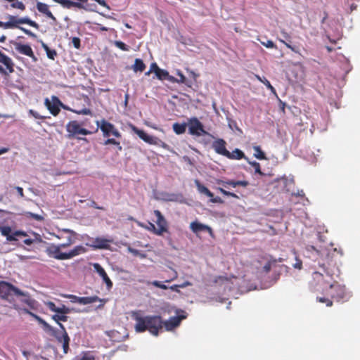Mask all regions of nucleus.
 Instances as JSON below:
<instances>
[{"label":"nucleus","instance_id":"f257e3e1","mask_svg":"<svg viewBox=\"0 0 360 360\" xmlns=\"http://www.w3.org/2000/svg\"><path fill=\"white\" fill-rule=\"evenodd\" d=\"M63 232L68 233V236L66 237L67 241L58 245L51 244L47 247L46 252L49 257L58 260H67L86 252V248L82 245L74 247L68 252H63V250L74 244L76 239V233L75 231L70 229H63Z\"/></svg>","mask_w":360,"mask_h":360},{"label":"nucleus","instance_id":"e433bc0d","mask_svg":"<svg viewBox=\"0 0 360 360\" xmlns=\"http://www.w3.org/2000/svg\"><path fill=\"white\" fill-rule=\"evenodd\" d=\"M145 229L152 232L153 233L160 236L161 235L158 232V229L155 227L154 224L151 222H148V224H146V226L145 227Z\"/></svg>","mask_w":360,"mask_h":360},{"label":"nucleus","instance_id":"0eeeda50","mask_svg":"<svg viewBox=\"0 0 360 360\" xmlns=\"http://www.w3.org/2000/svg\"><path fill=\"white\" fill-rule=\"evenodd\" d=\"M13 293L15 295H25V292L13 284L0 281V297L11 302L9 297Z\"/></svg>","mask_w":360,"mask_h":360},{"label":"nucleus","instance_id":"4c0bfd02","mask_svg":"<svg viewBox=\"0 0 360 360\" xmlns=\"http://www.w3.org/2000/svg\"><path fill=\"white\" fill-rule=\"evenodd\" d=\"M104 145H105V146L116 145L117 148L122 149V146H120V141H117V140H115L114 139H108L107 140L105 141Z\"/></svg>","mask_w":360,"mask_h":360},{"label":"nucleus","instance_id":"4be33fe9","mask_svg":"<svg viewBox=\"0 0 360 360\" xmlns=\"http://www.w3.org/2000/svg\"><path fill=\"white\" fill-rule=\"evenodd\" d=\"M110 243L112 240L98 237L94 240L92 246L96 249H108Z\"/></svg>","mask_w":360,"mask_h":360},{"label":"nucleus","instance_id":"338daca9","mask_svg":"<svg viewBox=\"0 0 360 360\" xmlns=\"http://www.w3.org/2000/svg\"><path fill=\"white\" fill-rule=\"evenodd\" d=\"M11 25L8 23L7 22H2L0 21V27H2L4 29H9V27Z\"/></svg>","mask_w":360,"mask_h":360},{"label":"nucleus","instance_id":"58836bf2","mask_svg":"<svg viewBox=\"0 0 360 360\" xmlns=\"http://www.w3.org/2000/svg\"><path fill=\"white\" fill-rule=\"evenodd\" d=\"M217 190L221 193H222L224 195H226V196H228V197H232V198H236V199L239 198V196L238 195H236V193L230 192V191H228L224 189L223 188L219 187V188H217Z\"/></svg>","mask_w":360,"mask_h":360},{"label":"nucleus","instance_id":"4468645a","mask_svg":"<svg viewBox=\"0 0 360 360\" xmlns=\"http://www.w3.org/2000/svg\"><path fill=\"white\" fill-rule=\"evenodd\" d=\"M153 213L157 218L155 222L158 226V229L160 234L162 236L165 233H169L168 222L161 212L158 210H154Z\"/></svg>","mask_w":360,"mask_h":360},{"label":"nucleus","instance_id":"5701e85b","mask_svg":"<svg viewBox=\"0 0 360 360\" xmlns=\"http://www.w3.org/2000/svg\"><path fill=\"white\" fill-rule=\"evenodd\" d=\"M37 8L39 11V12L44 14L47 18L56 20L55 16L53 15V13L50 11L49 8V6L44 3L42 2H37Z\"/></svg>","mask_w":360,"mask_h":360},{"label":"nucleus","instance_id":"c85d7f7f","mask_svg":"<svg viewBox=\"0 0 360 360\" xmlns=\"http://www.w3.org/2000/svg\"><path fill=\"white\" fill-rule=\"evenodd\" d=\"M132 69L135 72H143L146 69V65L141 59L136 58L132 65Z\"/></svg>","mask_w":360,"mask_h":360},{"label":"nucleus","instance_id":"dca6fc26","mask_svg":"<svg viewBox=\"0 0 360 360\" xmlns=\"http://www.w3.org/2000/svg\"><path fill=\"white\" fill-rule=\"evenodd\" d=\"M14 46L15 50L18 53L31 58L32 60L34 63L37 61L38 59L34 55V51L30 45L15 42Z\"/></svg>","mask_w":360,"mask_h":360},{"label":"nucleus","instance_id":"7ed1b4c3","mask_svg":"<svg viewBox=\"0 0 360 360\" xmlns=\"http://www.w3.org/2000/svg\"><path fill=\"white\" fill-rule=\"evenodd\" d=\"M326 294L337 302H347L352 297L351 293L346 290L345 286L339 284L336 281L330 283L328 288H326Z\"/></svg>","mask_w":360,"mask_h":360},{"label":"nucleus","instance_id":"f3484780","mask_svg":"<svg viewBox=\"0 0 360 360\" xmlns=\"http://www.w3.org/2000/svg\"><path fill=\"white\" fill-rule=\"evenodd\" d=\"M213 147L215 151L221 155L227 158H235L233 154H231L226 148V142L223 139H218L213 143Z\"/></svg>","mask_w":360,"mask_h":360},{"label":"nucleus","instance_id":"473e14b6","mask_svg":"<svg viewBox=\"0 0 360 360\" xmlns=\"http://www.w3.org/2000/svg\"><path fill=\"white\" fill-rule=\"evenodd\" d=\"M72 7L77 8L79 9H85L84 5H83L79 1H74L68 0L66 8L70 9Z\"/></svg>","mask_w":360,"mask_h":360},{"label":"nucleus","instance_id":"a211bd4d","mask_svg":"<svg viewBox=\"0 0 360 360\" xmlns=\"http://www.w3.org/2000/svg\"><path fill=\"white\" fill-rule=\"evenodd\" d=\"M190 229L194 233L196 234L201 231H207L210 233V236L213 235V231L210 226L201 224L198 221H192L190 224Z\"/></svg>","mask_w":360,"mask_h":360},{"label":"nucleus","instance_id":"e2e57ef3","mask_svg":"<svg viewBox=\"0 0 360 360\" xmlns=\"http://www.w3.org/2000/svg\"><path fill=\"white\" fill-rule=\"evenodd\" d=\"M109 149L113 151L115 153V155H119V151L122 150V149L117 148L116 145L110 146V148H109Z\"/></svg>","mask_w":360,"mask_h":360},{"label":"nucleus","instance_id":"2eb2a0df","mask_svg":"<svg viewBox=\"0 0 360 360\" xmlns=\"http://www.w3.org/2000/svg\"><path fill=\"white\" fill-rule=\"evenodd\" d=\"M51 98L52 103L49 101V98H46L44 104L47 109L49 110V112L53 116H57L60 111V106L63 105V103H61L60 99L56 96H53Z\"/></svg>","mask_w":360,"mask_h":360},{"label":"nucleus","instance_id":"4d7b16f0","mask_svg":"<svg viewBox=\"0 0 360 360\" xmlns=\"http://www.w3.org/2000/svg\"><path fill=\"white\" fill-rule=\"evenodd\" d=\"M172 269L173 271V274H172V277L169 279L165 281V282H167V283L171 282V281L176 279L177 277H178L177 271L176 270L173 269Z\"/></svg>","mask_w":360,"mask_h":360},{"label":"nucleus","instance_id":"a18cd8bd","mask_svg":"<svg viewBox=\"0 0 360 360\" xmlns=\"http://www.w3.org/2000/svg\"><path fill=\"white\" fill-rule=\"evenodd\" d=\"M115 44L117 48L120 49L122 51H129V46L121 41H116L115 42Z\"/></svg>","mask_w":360,"mask_h":360},{"label":"nucleus","instance_id":"3c124183","mask_svg":"<svg viewBox=\"0 0 360 360\" xmlns=\"http://www.w3.org/2000/svg\"><path fill=\"white\" fill-rule=\"evenodd\" d=\"M262 44L266 48L276 49V45L271 40H268L266 42H262Z\"/></svg>","mask_w":360,"mask_h":360},{"label":"nucleus","instance_id":"13d9d810","mask_svg":"<svg viewBox=\"0 0 360 360\" xmlns=\"http://www.w3.org/2000/svg\"><path fill=\"white\" fill-rule=\"evenodd\" d=\"M210 202H212L213 203H220V204L224 202L223 200L220 197L214 198V196L212 198H211Z\"/></svg>","mask_w":360,"mask_h":360},{"label":"nucleus","instance_id":"b1692460","mask_svg":"<svg viewBox=\"0 0 360 360\" xmlns=\"http://www.w3.org/2000/svg\"><path fill=\"white\" fill-rule=\"evenodd\" d=\"M313 279L317 283L318 285H320L322 287L323 290H326L324 288L325 285H329L330 283H331L329 281L324 278V276L322 273L319 271H315L313 273Z\"/></svg>","mask_w":360,"mask_h":360},{"label":"nucleus","instance_id":"c03bdc74","mask_svg":"<svg viewBox=\"0 0 360 360\" xmlns=\"http://www.w3.org/2000/svg\"><path fill=\"white\" fill-rule=\"evenodd\" d=\"M317 301L321 303H326L327 307H331L333 305V301L328 298L324 297H317Z\"/></svg>","mask_w":360,"mask_h":360},{"label":"nucleus","instance_id":"423d86ee","mask_svg":"<svg viewBox=\"0 0 360 360\" xmlns=\"http://www.w3.org/2000/svg\"><path fill=\"white\" fill-rule=\"evenodd\" d=\"M63 296L65 298L70 299L72 303H79L83 305L100 302L101 304L98 305V308H102L106 302V300L101 299L96 295L91 297H78L75 295H63Z\"/></svg>","mask_w":360,"mask_h":360},{"label":"nucleus","instance_id":"f704fd0d","mask_svg":"<svg viewBox=\"0 0 360 360\" xmlns=\"http://www.w3.org/2000/svg\"><path fill=\"white\" fill-rule=\"evenodd\" d=\"M155 75L159 79L163 80L167 79L169 72L165 70L159 68L155 72Z\"/></svg>","mask_w":360,"mask_h":360},{"label":"nucleus","instance_id":"6e6d98bb","mask_svg":"<svg viewBox=\"0 0 360 360\" xmlns=\"http://www.w3.org/2000/svg\"><path fill=\"white\" fill-rule=\"evenodd\" d=\"M236 186H240L243 187H246L249 185V182L248 181H236Z\"/></svg>","mask_w":360,"mask_h":360},{"label":"nucleus","instance_id":"de8ad7c7","mask_svg":"<svg viewBox=\"0 0 360 360\" xmlns=\"http://www.w3.org/2000/svg\"><path fill=\"white\" fill-rule=\"evenodd\" d=\"M279 41H280L281 43L284 44H285V46L287 48H288L289 49H290L292 51H293V52H295V53H299V50H298L295 46H292L290 43L286 42V41H284V40H283V39H279Z\"/></svg>","mask_w":360,"mask_h":360},{"label":"nucleus","instance_id":"c9c22d12","mask_svg":"<svg viewBox=\"0 0 360 360\" xmlns=\"http://www.w3.org/2000/svg\"><path fill=\"white\" fill-rule=\"evenodd\" d=\"M253 150V156L255 158H266L264 153L262 150L261 148L259 146H254Z\"/></svg>","mask_w":360,"mask_h":360},{"label":"nucleus","instance_id":"ea45409f","mask_svg":"<svg viewBox=\"0 0 360 360\" xmlns=\"http://www.w3.org/2000/svg\"><path fill=\"white\" fill-rule=\"evenodd\" d=\"M72 112H73L74 113H76L77 115H91L92 113H91V110L89 108H82V109H80V110H70Z\"/></svg>","mask_w":360,"mask_h":360},{"label":"nucleus","instance_id":"412c9836","mask_svg":"<svg viewBox=\"0 0 360 360\" xmlns=\"http://www.w3.org/2000/svg\"><path fill=\"white\" fill-rule=\"evenodd\" d=\"M0 63L5 65L10 73L14 72V63L12 59L0 51Z\"/></svg>","mask_w":360,"mask_h":360},{"label":"nucleus","instance_id":"1a4fd4ad","mask_svg":"<svg viewBox=\"0 0 360 360\" xmlns=\"http://www.w3.org/2000/svg\"><path fill=\"white\" fill-rule=\"evenodd\" d=\"M0 233L3 236H5L6 238V240L8 242L17 241V236H27V232L21 230L15 231L14 232L12 233V229L8 226L0 225Z\"/></svg>","mask_w":360,"mask_h":360},{"label":"nucleus","instance_id":"cd10ccee","mask_svg":"<svg viewBox=\"0 0 360 360\" xmlns=\"http://www.w3.org/2000/svg\"><path fill=\"white\" fill-rule=\"evenodd\" d=\"M40 43L41 47L46 51V56L49 59L54 60L57 56V52L55 49H51L46 44H45L42 40H40Z\"/></svg>","mask_w":360,"mask_h":360},{"label":"nucleus","instance_id":"9b49d317","mask_svg":"<svg viewBox=\"0 0 360 360\" xmlns=\"http://www.w3.org/2000/svg\"><path fill=\"white\" fill-rule=\"evenodd\" d=\"M66 130L70 136H75L77 134L88 135L91 131L82 128L76 120L69 122L66 125Z\"/></svg>","mask_w":360,"mask_h":360},{"label":"nucleus","instance_id":"ddd939ff","mask_svg":"<svg viewBox=\"0 0 360 360\" xmlns=\"http://www.w3.org/2000/svg\"><path fill=\"white\" fill-rule=\"evenodd\" d=\"M100 129L103 133L105 137H109L111 135L117 138L121 137L120 132L110 122L103 120L101 122Z\"/></svg>","mask_w":360,"mask_h":360},{"label":"nucleus","instance_id":"0e129e2a","mask_svg":"<svg viewBox=\"0 0 360 360\" xmlns=\"http://www.w3.org/2000/svg\"><path fill=\"white\" fill-rule=\"evenodd\" d=\"M264 271L266 273L269 272L271 269V264L270 262H267L263 267Z\"/></svg>","mask_w":360,"mask_h":360},{"label":"nucleus","instance_id":"f8f14e48","mask_svg":"<svg viewBox=\"0 0 360 360\" xmlns=\"http://www.w3.org/2000/svg\"><path fill=\"white\" fill-rule=\"evenodd\" d=\"M181 312L182 314H178V316L170 317L167 321H163L162 328L165 327L166 330L170 331L178 327L181 321L186 318V312L182 310H181Z\"/></svg>","mask_w":360,"mask_h":360},{"label":"nucleus","instance_id":"79ce46f5","mask_svg":"<svg viewBox=\"0 0 360 360\" xmlns=\"http://www.w3.org/2000/svg\"><path fill=\"white\" fill-rule=\"evenodd\" d=\"M11 6L12 8H18V9L21 10V11H25V4L22 2L17 1V0L13 1L11 4Z\"/></svg>","mask_w":360,"mask_h":360},{"label":"nucleus","instance_id":"680f3d73","mask_svg":"<svg viewBox=\"0 0 360 360\" xmlns=\"http://www.w3.org/2000/svg\"><path fill=\"white\" fill-rule=\"evenodd\" d=\"M293 266L295 269H301L302 267V262L300 259H297V262L293 264Z\"/></svg>","mask_w":360,"mask_h":360},{"label":"nucleus","instance_id":"f03ea898","mask_svg":"<svg viewBox=\"0 0 360 360\" xmlns=\"http://www.w3.org/2000/svg\"><path fill=\"white\" fill-rule=\"evenodd\" d=\"M133 317L136 321L134 328L137 333L148 330L152 335L158 336L162 329L163 320L160 316H141L139 313L136 312L134 314Z\"/></svg>","mask_w":360,"mask_h":360},{"label":"nucleus","instance_id":"bb28decb","mask_svg":"<svg viewBox=\"0 0 360 360\" xmlns=\"http://www.w3.org/2000/svg\"><path fill=\"white\" fill-rule=\"evenodd\" d=\"M195 184L197 187L198 191L205 195H207L209 198L213 197V193L204 185H202L199 180L195 179L194 181Z\"/></svg>","mask_w":360,"mask_h":360},{"label":"nucleus","instance_id":"a19ab883","mask_svg":"<svg viewBox=\"0 0 360 360\" xmlns=\"http://www.w3.org/2000/svg\"><path fill=\"white\" fill-rule=\"evenodd\" d=\"M218 184H221L225 188H229L231 186L233 188L236 187V184L235 180H228V181H220Z\"/></svg>","mask_w":360,"mask_h":360},{"label":"nucleus","instance_id":"6e6552de","mask_svg":"<svg viewBox=\"0 0 360 360\" xmlns=\"http://www.w3.org/2000/svg\"><path fill=\"white\" fill-rule=\"evenodd\" d=\"M319 264L326 274V276L330 278V280L333 279L332 276L334 274V269L338 268V262L334 259V253H327L323 262H319Z\"/></svg>","mask_w":360,"mask_h":360},{"label":"nucleus","instance_id":"37998d69","mask_svg":"<svg viewBox=\"0 0 360 360\" xmlns=\"http://www.w3.org/2000/svg\"><path fill=\"white\" fill-rule=\"evenodd\" d=\"M26 217H29V218H31V219H34L37 221H42L44 220V217L41 216V215H39L38 214H34V213H32V212H26L25 214Z\"/></svg>","mask_w":360,"mask_h":360},{"label":"nucleus","instance_id":"603ef678","mask_svg":"<svg viewBox=\"0 0 360 360\" xmlns=\"http://www.w3.org/2000/svg\"><path fill=\"white\" fill-rule=\"evenodd\" d=\"M229 279L228 277L224 276H218L214 278V282L215 283H217L218 282H224V281H229Z\"/></svg>","mask_w":360,"mask_h":360},{"label":"nucleus","instance_id":"49530a36","mask_svg":"<svg viewBox=\"0 0 360 360\" xmlns=\"http://www.w3.org/2000/svg\"><path fill=\"white\" fill-rule=\"evenodd\" d=\"M250 163L252 165L253 168L255 169V172L256 173H258L261 175H265L266 174L262 172L260 169V165L259 163L256 162H250Z\"/></svg>","mask_w":360,"mask_h":360},{"label":"nucleus","instance_id":"774afa93","mask_svg":"<svg viewBox=\"0 0 360 360\" xmlns=\"http://www.w3.org/2000/svg\"><path fill=\"white\" fill-rule=\"evenodd\" d=\"M80 360H94V358L92 356L84 355L80 359Z\"/></svg>","mask_w":360,"mask_h":360},{"label":"nucleus","instance_id":"a878e982","mask_svg":"<svg viewBox=\"0 0 360 360\" xmlns=\"http://www.w3.org/2000/svg\"><path fill=\"white\" fill-rule=\"evenodd\" d=\"M134 131L139 136L140 139L143 140L145 142L152 143L154 141V137L148 134L146 131L142 129H134Z\"/></svg>","mask_w":360,"mask_h":360},{"label":"nucleus","instance_id":"20e7f679","mask_svg":"<svg viewBox=\"0 0 360 360\" xmlns=\"http://www.w3.org/2000/svg\"><path fill=\"white\" fill-rule=\"evenodd\" d=\"M7 18L9 20L7 22L11 25L9 29L18 28L22 31L25 34L30 36V37L35 39L37 38V34L31 32L30 30H27L23 27L20 26V24H27L31 27H33L36 29H39V25L35 22L32 20L27 17L18 18L16 16L8 15Z\"/></svg>","mask_w":360,"mask_h":360},{"label":"nucleus","instance_id":"9d476101","mask_svg":"<svg viewBox=\"0 0 360 360\" xmlns=\"http://www.w3.org/2000/svg\"><path fill=\"white\" fill-rule=\"evenodd\" d=\"M188 131L191 135L200 136L207 134L202 124L197 117H191L188 120Z\"/></svg>","mask_w":360,"mask_h":360},{"label":"nucleus","instance_id":"09e8293b","mask_svg":"<svg viewBox=\"0 0 360 360\" xmlns=\"http://www.w3.org/2000/svg\"><path fill=\"white\" fill-rule=\"evenodd\" d=\"M72 44L75 48L79 49L81 46V41L79 37H75L72 38Z\"/></svg>","mask_w":360,"mask_h":360},{"label":"nucleus","instance_id":"72a5a7b5","mask_svg":"<svg viewBox=\"0 0 360 360\" xmlns=\"http://www.w3.org/2000/svg\"><path fill=\"white\" fill-rule=\"evenodd\" d=\"M25 295H22L23 297H25V299L22 300V302L25 304H26L28 307H30L31 309L34 308V304L35 300L31 298L27 293H25Z\"/></svg>","mask_w":360,"mask_h":360},{"label":"nucleus","instance_id":"39448f33","mask_svg":"<svg viewBox=\"0 0 360 360\" xmlns=\"http://www.w3.org/2000/svg\"><path fill=\"white\" fill-rule=\"evenodd\" d=\"M45 330L51 333L55 336L58 342L62 343L64 353H68L69 349L70 338L67 333H60L59 331L55 330L46 321H44L41 324Z\"/></svg>","mask_w":360,"mask_h":360},{"label":"nucleus","instance_id":"aec40b11","mask_svg":"<svg viewBox=\"0 0 360 360\" xmlns=\"http://www.w3.org/2000/svg\"><path fill=\"white\" fill-rule=\"evenodd\" d=\"M44 304L50 311L58 314H64L66 315L70 312V309L65 304H61L60 307H56L55 303L51 301L44 302Z\"/></svg>","mask_w":360,"mask_h":360},{"label":"nucleus","instance_id":"5fc2aeb1","mask_svg":"<svg viewBox=\"0 0 360 360\" xmlns=\"http://www.w3.org/2000/svg\"><path fill=\"white\" fill-rule=\"evenodd\" d=\"M159 68H160L156 63H152L150 66V72H154L155 74Z\"/></svg>","mask_w":360,"mask_h":360},{"label":"nucleus","instance_id":"6ab92c4d","mask_svg":"<svg viewBox=\"0 0 360 360\" xmlns=\"http://www.w3.org/2000/svg\"><path fill=\"white\" fill-rule=\"evenodd\" d=\"M94 270L99 274V276L103 278V282L106 284V287L108 290L112 288V282L108 277L104 269L98 264H94Z\"/></svg>","mask_w":360,"mask_h":360},{"label":"nucleus","instance_id":"864d4df0","mask_svg":"<svg viewBox=\"0 0 360 360\" xmlns=\"http://www.w3.org/2000/svg\"><path fill=\"white\" fill-rule=\"evenodd\" d=\"M29 113H30V115H32L36 119H44V117L41 116L37 112H36L33 110H30Z\"/></svg>","mask_w":360,"mask_h":360},{"label":"nucleus","instance_id":"bf43d9fd","mask_svg":"<svg viewBox=\"0 0 360 360\" xmlns=\"http://www.w3.org/2000/svg\"><path fill=\"white\" fill-rule=\"evenodd\" d=\"M233 153L237 155V158H246L244 153L239 149H236Z\"/></svg>","mask_w":360,"mask_h":360},{"label":"nucleus","instance_id":"2f4dec72","mask_svg":"<svg viewBox=\"0 0 360 360\" xmlns=\"http://www.w3.org/2000/svg\"><path fill=\"white\" fill-rule=\"evenodd\" d=\"M257 79L260 81L262 83H263L268 89H269L271 92L274 94H276V89L271 84L269 81L264 77H261L259 75H256Z\"/></svg>","mask_w":360,"mask_h":360},{"label":"nucleus","instance_id":"8fccbe9b","mask_svg":"<svg viewBox=\"0 0 360 360\" xmlns=\"http://www.w3.org/2000/svg\"><path fill=\"white\" fill-rule=\"evenodd\" d=\"M151 283L155 287L159 288L162 290H166L168 288V287L166 285L163 284L162 283L158 281H154Z\"/></svg>","mask_w":360,"mask_h":360},{"label":"nucleus","instance_id":"7c9ffc66","mask_svg":"<svg viewBox=\"0 0 360 360\" xmlns=\"http://www.w3.org/2000/svg\"><path fill=\"white\" fill-rule=\"evenodd\" d=\"M33 234L34 236V238H33V239H32V238H26V239H25L23 240L24 244H25L27 245H31L34 242H37V243L42 242L41 237V236L39 234L36 233H33Z\"/></svg>","mask_w":360,"mask_h":360},{"label":"nucleus","instance_id":"69168bd1","mask_svg":"<svg viewBox=\"0 0 360 360\" xmlns=\"http://www.w3.org/2000/svg\"><path fill=\"white\" fill-rule=\"evenodd\" d=\"M91 206L97 210H105V208L103 207L98 206L95 201L91 202Z\"/></svg>","mask_w":360,"mask_h":360},{"label":"nucleus","instance_id":"393cba45","mask_svg":"<svg viewBox=\"0 0 360 360\" xmlns=\"http://www.w3.org/2000/svg\"><path fill=\"white\" fill-rule=\"evenodd\" d=\"M51 318L60 328L62 330L61 333H67L65 326L60 323V321L66 322L68 321V316L67 315L64 314H57L53 315Z\"/></svg>","mask_w":360,"mask_h":360},{"label":"nucleus","instance_id":"052dcab7","mask_svg":"<svg viewBox=\"0 0 360 360\" xmlns=\"http://www.w3.org/2000/svg\"><path fill=\"white\" fill-rule=\"evenodd\" d=\"M54 2L60 4L62 6L66 8L68 0H53Z\"/></svg>","mask_w":360,"mask_h":360},{"label":"nucleus","instance_id":"c756f323","mask_svg":"<svg viewBox=\"0 0 360 360\" xmlns=\"http://www.w3.org/2000/svg\"><path fill=\"white\" fill-rule=\"evenodd\" d=\"M173 130L176 134H182L186 131V123H178L176 122L173 124Z\"/></svg>","mask_w":360,"mask_h":360}]
</instances>
